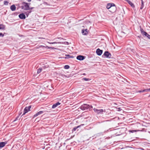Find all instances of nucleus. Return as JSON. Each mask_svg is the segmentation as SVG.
Returning <instances> with one entry per match:
<instances>
[{"mask_svg":"<svg viewBox=\"0 0 150 150\" xmlns=\"http://www.w3.org/2000/svg\"><path fill=\"white\" fill-rule=\"evenodd\" d=\"M31 108V106L26 107L24 109V112L22 115H24L26 113H27L28 111L30 110V109Z\"/></svg>","mask_w":150,"mask_h":150,"instance_id":"4","label":"nucleus"},{"mask_svg":"<svg viewBox=\"0 0 150 150\" xmlns=\"http://www.w3.org/2000/svg\"><path fill=\"white\" fill-rule=\"evenodd\" d=\"M113 3H108L107 4V5L106 6V8L108 9H109V10L110 9L111 7L112 6V4Z\"/></svg>","mask_w":150,"mask_h":150,"instance_id":"14","label":"nucleus"},{"mask_svg":"<svg viewBox=\"0 0 150 150\" xmlns=\"http://www.w3.org/2000/svg\"><path fill=\"white\" fill-rule=\"evenodd\" d=\"M19 17L20 18L22 19H24L25 18V15L23 13L20 14L19 15Z\"/></svg>","mask_w":150,"mask_h":150,"instance_id":"9","label":"nucleus"},{"mask_svg":"<svg viewBox=\"0 0 150 150\" xmlns=\"http://www.w3.org/2000/svg\"><path fill=\"white\" fill-rule=\"evenodd\" d=\"M64 68L66 69H68L69 68V66L68 65H66L64 66Z\"/></svg>","mask_w":150,"mask_h":150,"instance_id":"23","label":"nucleus"},{"mask_svg":"<svg viewBox=\"0 0 150 150\" xmlns=\"http://www.w3.org/2000/svg\"><path fill=\"white\" fill-rule=\"evenodd\" d=\"M38 38L39 39H45V38Z\"/></svg>","mask_w":150,"mask_h":150,"instance_id":"35","label":"nucleus"},{"mask_svg":"<svg viewBox=\"0 0 150 150\" xmlns=\"http://www.w3.org/2000/svg\"><path fill=\"white\" fill-rule=\"evenodd\" d=\"M28 1V2H30L31 1V0H27Z\"/></svg>","mask_w":150,"mask_h":150,"instance_id":"36","label":"nucleus"},{"mask_svg":"<svg viewBox=\"0 0 150 150\" xmlns=\"http://www.w3.org/2000/svg\"><path fill=\"white\" fill-rule=\"evenodd\" d=\"M42 71V69L41 68L39 69L37 71V73L38 74H39Z\"/></svg>","mask_w":150,"mask_h":150,"instance_id":"24","label":"nucleus"},{"mask_svg":"<svg viewBox=\"0 0 150 150\" xmlns=\"http://www.w3.org/2000/svg\"><path fill=\"white\" fill-rule=\"evenodd\" d=\"M135 131H136L135 130H132L131 131V132L133 133V132H135Z\"/></svg>","mask_w":150,"mask_h":150,"instance_id":"32","label":"nucleus"},{"mask_svg":"<svg viewBox=\"0 0 150 150\" xmlns=\"http://www.w3.org/2000/svg\"><path fill=\"white\" fill-rule=\"evenodd\" d=\"M43 112L42 111H40L39 112H38L36 114H35L34 116L35 117H36L38 115L42 114L43 113Z\"/></svg>","mask_w":150,"mask_h":150,"instance_id":"17","label":"nucleus"},{"mask_svg":"<svg viewBox=\"0 0 150 150\" xmlns=\"http://www.w3.org/2000/svg\"><path fill=\"white\" fill-rule=\"evenodd\" d=\"M85 57L82 55H79L76 57V59L79 60H82L84 59Z\"/></svg>","mask_w":150,"mask_h":150,"instance_id":"7","label":"nucleus"},{"mask_svg":"<svg viewBox=\"0 0 150 150\" xmlns=\"http://www.w3.org/2000/svg\"><path fill=\"white\" fill-rule=\"evenodd\" d=\"M83 74V75H85V74Z\"/></svg>","mask_w":150,"mask_h":150,"instance_id":"40","label":"nucleus"},{"mask_svg":"<svg viewBox=\"0 0 150 150\" xmlns=\"http://www.w3.org/2000/svg\"><path fill=\"white\" fill-rule=\"evenodd\" d=\"M146 89H144L143 90L140 91H139V93L144 92H147Z\"/></svg>","mask_w":150,"mask_h":150,"instance_id":"22","label":"nucleus"},{"mask_svg":"<svg viewBox=\"0 0 150 150\" xmlns=\"http://www.w3.org/2000/svg\"><path fill=\"white\" fill-rule=\"evenodd\" d=\"M94 111L96 112L98 114H101L102 113L103 111V110L102 109H97L94 108Z\"/></svg>","mask_w":150,"mask_h":150,"instance_id":"6","label":"nucleus"},{"mask_svg":"<svg viewBox=\"0 0 150 150\" xmlns=\"http://www.w3.org/2000/svg\"><path fill=\"white\" fill-rule=\"evenodd\" d=\"M144 34L143 35H145V36H146L149 39H150V35H149L146 32H144Z\"/></svg>","mask_w":150,"mask_h":150,"instance_id":"18","label":"nucleus"},{"mask_svg":"<svg viewBox=\"0 0 150 150\" xmlns=\"http://www.w3.org/2000/svg\"><path fill=\"white\" fill-rule=\"evenodd\" d=\"M10 9L12 11H15L16 9V7L14 5H13L11 6Z\"/></svg>","mask_w":150,"mask_h":150,"instance_id":"13","label":"nucleus"},{"mask_svg":"<svg viewBox=\"0 0 150 150\" xmlns=\"http://www.w3.org/2000/svg\"><path fill=\"white\" fill-rule=\"evenodd\" d=\"M4 36V34H3L2 33H0V36H1L2 37H3Z\"/></svg>","mask_w":150,"mask_h":150,"instance_id":"30","label":"nucleus"},{"mask_svg":"<svg viewBox=\"0 0 150 150\" xmlns=\"http://www.w3.org/2000/svg\"><path fill=\"white\" fill-rule=\"evenodd\" d=\"M127 1L132 7H134V4L130 1L129 0H127Z\"/></svg>","mask_w":150,"mask_h":150,"instance_id":"15","label":"nucleus"},{"mask_svg":"<svg viewBox=\"0 0 150 150\" xmlns=\"http://www.w3.org/2000/svg\"><path fill=\"white\" fill-rule=\"evenodd\" d=\"M90 106L86 104H84L83 105H81V106L80 107V108L83 110H87L88 108H89Z\"/></svg>","mask_w":150,"mask_h":150,"instance_id":"1","label":"nucleus"},{"mask_svg":"<svg viewBox=\"0 0 150 150\" xmlns=\"http://www.w3.org/2000/svg\"><path fill=\"white\" fill-rule=\"evenodd\" d=\"M140 149L142 150H144V149L143 148H141Z\"/></svg>","mask_w":150,"mask_h":150,"instance_id":"37","label":"nucleus"},{"mask_svg":"<svg viewBox=\"0 0 150 150\" xmlns=\"http://www.w3.org/2000/svg\"><path fill=\"white\" fill-rule=\"evenodd\" d=\"M7 144L6 142H0V148H2Z\"/></svg>","mask_w":150,"mask_h":150,"instance_id":"10","label":"nucleus"},{"mask_svg":"<svg viewBox=\"0 0 150 150\" xmlns=\"http://www.w3.org/2000/svg\"><path fill=\"white\" fill-rule=\"evenodd\" d=\"M103 55L107 58H110L111 56V54L108 51L105 52Z\"/></svg>","mask_w":150,"mask_h":150,"instance_id":"5","label":"nucleus"},{"mask_svg":"<svg viewBox=\"0 0 150 150\" xmlns=\"http://www.w3.org/2000/svg\"><path fill=\"white\" fill-rule=\"evenodd\" d=\"M5 28V26L3 24H0V29L4 30Z\"/></svg>","mask_w":150,"mask_h":150,"instance_id":"19","label":"nucleus"},{"mask_svg":"<svg viewBox=\"0 0 150 150\" xmlns=\"http://www.w3.org/2000/svg\"><path fill=\"white\" fill-rule=\"evenodd\" d=\"M49 43H50V44H57V43H60V42H48Z\"/></svg>","mask_w":150,"mask_h":150,"instance_id":"28","label":"nucleus"},{"mask_svg":"<svg viewBox=\"0 0 150 150\" xmlns=\"http://www.w3.org/2000/svg\"><path fill=\"white\" fill-rule=\"evenodd\" d=\"M112 6L111 7L110 9L109 10V11L112 13H114L115 12L116 10V7L115 6V5L114 4H112Z\"/></svg>","mask_w":150,"mask_h":150,"instance_id":"3","label":"nucleus"},{"mask_svg":"<svg viewBox=\"0 0 150 150\" xmlns=\"http://www.w3.org/2000/svg\"><path fill=\"white\" fill-rule=\"evenodd\" d=\"M149 97H150V95L149 96Z\"/></svg>","mask_w":150,"mask_h":150,"instance_id":"39","label":"nucleus"},{"mask_svg":"<svg viewBox=\"0 0 150 150\" xmlns=\"http://www.w3.org/2000/svg\"><path fill=\"white\" fill-rule=\"evenodd\" d=\"M139 27L140 28V31L141 32V33L142 34V35H143L144 34V33L146 32H145L144 31L143 29L141 28V26H140Z\"/></svg>","mask_w":150,"mask_h":150,"instance_id":"20","label":"nucleus"},{"mask_svg":"<svg viewBox=\"0 0 150 150\" xmlns=\"http://www.w3.org/2000/svg\"><path fill=\"white\" fill-rule=\"evenodd\" d=\"M49 67V65L47 64H46L43 66V68L44 69H45L46 68H48Z\"/></svg>","mask_w":150,"mask_h":150,"instance_id":"25","label":"nucleus"},{"mask_svg":"<svg viewBox=\"0 0 150 150\" xmlns=\"http://www.w3.org/2000/svg\"><path fill=\"white\" fill-rule=\"evenodd\" d=\"M8 2L6 1H4V4L5 5H7L8 4Z\"/></svg>","mask_w":150,"mask_h":150,"instance_id":"26","label":"nucleus"},{"mask_svg":"<svg viewBox=\"0 0 150 150\" xmlns=\"http://www.w3.org/2000/svg\"><path fill=\"white\" fill-rule=\"evenodd\" d=\"M83 79L85 81H88L89 80V79L86 78H83Z\"/></svg>","mask_w":150,"mask_h":150,"instance_id":"27","label":"nucleus"},{"mask_svg":"<svg viewBox=\"0 0 150 150\" xmlns=\"http://www.w3.org/2000/svg\"><path fill=\"white\" fill-rule=\"evenodd\" d=\"M141 7H140V9H142L143 7H144V2H143V0H141Z\"/></svg>","mask_w":150,"mask_h":150,"instance_id":"21","label":"nucleus"},{"mask_svg":"<svg viewBox=\"0 0 150 150\" xmlns=\"http://www.w3.org/2000/svg\"><path fill=\"white\" fill-rule=\"evenodd\" d=\"M23 5L21 6L22 8L26 10L30 9L28 4L23 2Z\"/></svg>","mask_w":150,"mask_h":150,"instance_id":"2","label":"nucleus"},{"mask_svg":"<svg viewBox=\"0 0 150 150\" xmlns=\"http://www.w3.org/2000/svg\"><path fill=\"white\" fill-rule=\"evenodd\" d=\"M82 33L83 35H86L88 34V31L87 29H83L82 30Z\"/></svg>","mask_w":150,"mask_h":150,"instance_id":"11","label":"nucleus"},{"mask_svg":"<svg viewBox=\"0 0 150 150\" xmlns=\"http://www.w3.org/2000/svg\"><path fill=\"white\" fill-rule=\"evenodd\" d=\"M66 57H65L66 59H68L69 58H74V57L72 55H70L69 54H66L65 55Z\"/></svg>","mask_w":150,"mask_h":150,"instance_id":"16","label":"nucleus"},{"mask_svg":"<svg viewBox=\"0 0 150 150\" xmlns=\"http://www.w3.org/2000/svg\"><path fill=\"white\" fill-rule=\"evenodd\" d=\"M79 127V126H78L77 127L74 128L73 129V130L74 131H75L76 129L77 128H78Z\"/></svg>","mask_w":150,"mask_h":150,"instance_id":"29","label":"nucleus"},{"mask_svg":"<svg viewBox=\"0 0 150 150\" xmlns=\"http://www.w3.org/2000/svg\"><path fill=\"white\" fill-rule=\"evenodd\" d=\"M33 8H30V9H32Z\"/></svg>","mask_w":150,"mask_h":150,"instance_id":"38","label":"nucleus"},{"mask_svg":"<svg viewBox=\"0 0 150 150\" xmlns=\"http://www.w3.org/2000/svg\"><path fill=\"white\" fill-rule=\"evenodd\" d=\"M146 90H147V92H149V91H150V88H149V89H146Z\"/></svg>","mask_w":150,"mask_h":150,"instance_id":"31","label":"nucleus"},{"mask_svg":"<svg viewBox=\"0 0 150 150\" xmlns=\"http://www.w3.org/2000/svg\"><path fill=\"white\" fill-rule=\"evenodd\" d=\"M103 51L100 50L99 49H98L96 50V52L97 54L100 56L101 55Z\"/></svg>","mask_w":150,"mask_h":150,"instance_id":"8","label":"nucleus"},{"mask_svg":"<svg viewBox=\"0 0 150 150\" xmlns=\"http://www.w3.org/2000/svg\"><path fill=\"white\" fill-rule=\"evenodd\" d=\"M18 117H17L16 118V119H15V120H14V121H16V120H17V119H18Z\"/></svg>","mask_w":150,"mask_h":150,"instance_id":"33","label":"nucleus"},{"mask_svg":"<svg viewBox=\"0 0 150 150\" xmlns=\"http://www.w3.org/2000/svg\"><path fill=\"white\" fill-rule=\"evenodd\" d=\"M60 103L59 102H57L56 103L54 104L53 105L52 107V108H54L57 107L58 105H60Z\"/></svg>","mask_w":150,"mask_h":150,"instance_id":"12","label":"nucleus"},{"mask_svg":"<svg viewBox=\"0 0 150 150\" xmlns=\"http://www.w3.org/2000/svg\"><path fill=\"white\" fill-rule=\"evenodd\" d=\"M118 110L119 111H120L121 110V109L120 108H118Z\"/></svg>","mask_w":150,"mask_h":150,"instance_id":"34","label":"nucleus"}]
</instances>
